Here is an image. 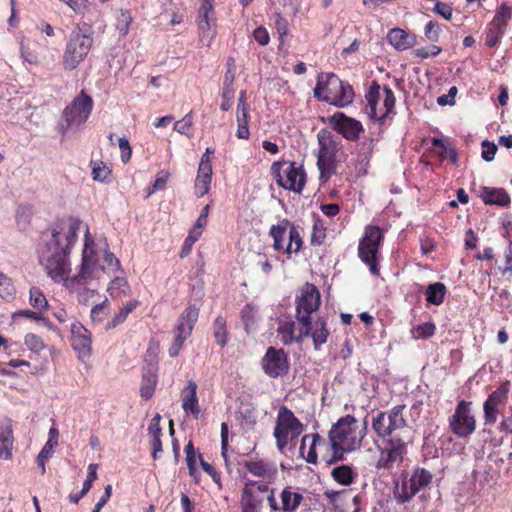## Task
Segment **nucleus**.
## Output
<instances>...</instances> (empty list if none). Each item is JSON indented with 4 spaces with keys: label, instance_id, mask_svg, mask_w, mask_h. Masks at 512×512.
Here are the masks:
<instances>
[{
    "label": "nucleus",
    "instance_id": "26",
    "mask_svg": "<svg viewBox=\"0 0 512 512\" xmlns=\"http://www.w3.org/2000/svg\"><path fill=\"white\" fill-rule=\"evenodd\" d=\"M182 409L186 413H191L195 419L201 416V409L197 397V384L194 380H189L187 385L181 391Z\"/></svg>",
    "mask_w": 512,
    "mask_h": 512
},
{
    "label": "nucleus",
    "instance_id": "16",
    "mask_svg": "<svg viewBox=\"0 0 512 512\" xmlns=\"http://www.w3.org/2000/svg\"><path fill=\"white\" fill-rule=\"evenodd\" d=\"M93 100L84 91H81L64 110V119L67 126L83 124L91 114Z\"/></svg>",
    "mask_w": 512,
    "mask_h": 512
},
{
    "label": "nucleus",
    "instance_id": "20",
    "mask_svg": "<svg viewBox=\"0 0 512 512\" xmlns=\"http://www.w3.org/2000/svg\"><path fill=\"white\" fill-rule=\"evenodd\" d=\"M215 24L214 9L212 4L206 0L203 2L199 9L197 25L200 30V41L205 46H209L215 37Z\"/></svg>",
    "mask_w": 512,
    "mask_h": 512
},
{
    "label": "nucleus",
    "instance_id": "41",
    "mask_svg": "<svg viewBox=\"0 0 512 512\" xmlns=\"http://www.w3.org/2000/svg\"><path fill=\"white\" fill-rule=\"evenodd\" d=\"M213 335L216 342L221 347H224L228 342V333L226 328V319L218 316L213 323Z\"/></svg>",
    "mask_w": 512,
    "mask_h": 512
},
{
    "label": "nucleus",
    "instance_id": "3",
    "mask_svg": "<svg viewBox=\"0 0 512 512\" xmlns=\"http://www.w3.org/2000/svg\"><path fill=\"white\" fill-rule=\"evenodd\" d=\"M366 432V422L360 423L351 415L341 417L329 431V441L333 454L330 458L325 459L326 462L332 464L341 460L345 453L360 448Z\"/></svg>",
    "mask_w": 512,
    "mask_h": 512
},
{
    "label": "nucleus",
    "instance_id": "50",
    "mask_svg": "<svg viewBox=\"0 0 512 512\" xmlns=\"http://www.w3.org/2000/svg\"><path fill=\"white\" fill-rule=\"evenodd\" d=\"M193 117L192 113L186 114L181 120L174 123V130L180 134L189 136L192 131Z\"/></svg>",
    "mask_w": 512,
    "mask_h": 512
},
{
    "label": "nucleus",
    "instance_id": "25",
    "mask_svg": "<svg viewBox=\"0 0 512 512\" xmlns=\"http://www.w3.org/2000/svg\"><path fill=\"white\" fill-rule=\"evenodd\" d=\"M13 423L9 418L0 420V459L10 460L13 456Z\"/></svg>",
    "mask_w": 512,
    "mask_h": 512
},
{
    "label": "nucleus",
    "instance_id": "14",
    "mask_svg": "<svg viewBox=\"0 0 512 512\" xmlns=\"http://www.w3.org/2000/svg\"><path fill=\"white\" fill-rule=\"evenodd\" d=\"M365 97L370 107L369 115L374 119L381 120L385 118L395 105V97L392 90L385 88L383 95H381L380 86L375 82Z\"/></svg>",
    "mask_w": 512,
    "mask_h": 512
},
{
    "label": "nucleus",
    "instance_id": "7",
    "mask_svg": "<svg viewBox=\"0 0 512 512\" xmlns=\"http://www.w3.org/2000/svg\"><path fill=\"white\" fill-rule=\"evenodd\" d=\"M271 174L276 183L295 193H301L306 183V173L301 165L291 161H277L271 165Z\"/></svg>",
    "mask_w": 512,
    "mask_h": 512
},
{
    "label": "nucleus",
    "instance_id": "33",
    "mask_svg": "<svg viewBox=\"0 0 512 512\" xmlns=\"http://www.w3.org/2000/svg\"><path fill=\"white\" fill-rule=\"evenodd\" d=\"M107 292L114 299H121L130 294L128 280L122 276H115L107 286Z\"/></svg>",
    "mask_w": 512,
    "mask_h": 512
},
{
    "label": "nucleus",
    "instance_id": "1",
    "mask_svg": "<svg viewBox=\"0 0 512 512\" xmlns=\"http://www.w3.org/2000/svg\"><path fill=\"white\" fill-rule=\"evenodd\" d=\"M85 226L81 220L69 218L54 225L48 238L38 248L40 264L50 279L65 288L71 280V262L69 259L72 246L77 240L78 232Z\"/></svg>",
    "mask_w": 512,
    "mask_h": 512
},
{
    "label": "nucleus",
    "instance_id": "23",
    "mask_svg": "<svg viewBox=\"0 0 512 512\" xmlns=\"http://www.w3.org/2000/svg\"><path fill=\"white\" fill-rule=\"evenodd\" d=\"M510 390V382L502 383L493 391L484 403V418L487 423H495L500 412L499 407L504 404Z\"/></svg>",
    "mask_w": 512,
    "mask_h": 512
},
{
    "label": "nucleus",
    "instance_id": "39",
    "mask_svg": "<svg viewBox=\"0 0 512 512\" xmlns=\"http://www.w3.org/2000/svg\"><path fill=\"white\" fill-rule=\"evenodd\" d=\"M309 335L312 336L315 349H318L320 345L326 343L329 335L326 323L320 320L316 321Z\"/></svg>",
    "mask_w": 512,
    "mask_h": 512
},
{
    "label": "nucleus",
    "instance_id": "56",
    "mask_svg": "<svg viewBox=\"0 0 512 512\" xmlns=\"http://www.w3.org/2000/svg\"><path fill=\"white\" fill-rule=\"evenodd\" d=\"M504 31L493 26H489L486 33V45L494 47L503 36Z\"/></svg>",
    "mask_w": 512,
    "mask_h": 512
},
{
    "label": "nucleus",
    "instance_id": "34",
    "mask_svg": "<svg viewBox=\"0 0 512 512\" xmlns=\"http://www.w3.org/2000/svg\"><path fill=\"white\" fill-rule=\"evenodd\" d=\"M157 385V373L154 370H148L142 376L140 394L144 399H150Z\"/></svg>",
    "mask_w": 512,
    "mask_h": 512
},
{
    "label": "nucleus",
    "instance_id": "11",
    "mask_svg": "<svg viewBox=\"0 0 512 512\" xmlns=\"http://www.w3.org/2000/svg\"><path fill=\"white\" fill-rule=\"evenodd\" d=\"M320 292L315 285L306 283L296 295V319L299 324L311 326L310 315L320 306Z\"/></svg>",
    "mask_w": 512,
    "mask_h": 512
},
{
    "label": "nucleus",
    "instance_id": "24",
    "mask_svg": "<svg viewBox=\"0 0 512 512\" xmlns=\"http://www.w3.org/2000/svg\"><path fill=\"white\" fill-rule=\"evenodd\" d=\"M71 336L72 347L78 353V357L82 361L88 359L92 351L90 332L80 322H74L71 324Z\"/></svg>",
    "mask_w": 512,
    "mask_h": 512
},
{
    "label": "nucleus",
    "instance_id": "61",
    "mask_svg": "<svg viewBox=\"0 0 512 512\" xmlns=\"http://www.w3.org/2000/svg\"><path fill=\"white\" fill-rule=\"evenodd\" d=\"M482 148V158L488 162L492 161L497 152V146L494 143H490L486 140L482 143Z\"/></svg>",
    "mask_w": 512,
    "mask_h": 512
},
{
    "label": "nucleus",
    "instance_id": "35",
    "mask_svg": "<svg viewBox=\"0 0 512 512\" xmlns=\"http://www.w3.org/2000/svg\"><path fill=\"white\" fill-rule=\"evenodd\" d=\"M139 306L138 300H131L124 304L122 307L119 308V310L114 314L111 321L107 323L108 329H113L123 323L128 315L137 307Z\"/></svg>",
    "mask_w": 512,
    "mask_h": 512
},
{
    "label": "nucleus",
    "instance_id": "6",
    "mask_svg": "<svg viewBox=\"0 0 512 512\" xmlns=\"http://www.w3.org/2000/svg\"><path fill=\"white\" fill-rule=\"evenodd\" d=\"M269 235L273 239V249L283 252L288 256L298 253L303 245V240L298 227L288 219H282L272 225Z\"/></svg>",
    "mask_w": 512,
    "mask_h": 512
},
{
    "label": "nucleus",
    "instance_id": "40",
    "mask_svg": "<svg viewBox=\"0 0 512 512\" xmlns=\"http://www.w3.org/2000/svg\"><path fill=\"white\" fill-rule=\"evenodd\" d=\"M331 475L341 485H350L354 479V472L348 465H341L333 468Z\"/></svg>",
    "mask_w": 512,
    "mask_h": 512
},
{
    "label": "nucleus",
    "instance_id": "59",
    "mask_svg": "<svg viewBox=\"0 0 512 512\" xmlns=\"http://www.w3.org/2000/svg\"><path fill=\"white\" fill-rule=\"evenodd\" d=\"M97 468L98 465L94 463L88 466V474L86 480L83 483L82 494L88 493V491L91 489L92 483L97 479Z\"/></svg>",
    "mask_w": 512,
    "mask_h": 512
},
{
    "label": "nucleus",
    "instance_id": "17",
    "mask_svg": "<svg viewBox=\"0 0 512 512\" xmlns=\"http://www.w3.org/2000/svg\"><path fill=\"white\" fill-rule=\"evenodd\" d=\"M451 431L458 437H467L476 428V421L471 414L470 403L462 400L458 403L454 414L450 417Z\"/></svg>",
    "mask_w": 512,
    "mask_h": 512
},
{
    "label": "nucleus",
    "instance_id": "38",
    "mask_svg": "<svg viewBox=\"0 0 512 512\" xmlns=\"http://www.w3.org/2000/svg\"><path fill=\"white\" fill-rule=\"evenodd\" d=\"M92 179L98 182H109L111 176V169L106 163L101 160L92 161Z\"/></svg>",
    "mask_w": 512,
    "mask_h": 512
},
{
    "label": "nucleus",
    "instance_id": "47",
    "mask_svg": "<svg viewBox=\"0 0 512 512\" xmlns=\"http://www.w3.org/2000/svg\"><path fill=\"white\" fill-rule=\"evenodd\" d=\"M511 17L512 13L510 8L507 5L503 4L501 5L500 9L494 16L490 25L504 31Z\"/></svg>",
    "mask_w": 512,
    "mask_h": 512
},
{
    "label": "nucleus",
    "instance_id": "28",
    "mask_svg": "<svg viewBox=\"0 0 512 512\" xmlns=\"http://www.w3.org/2000/svg\"><path fill=\"white\" fill-rule=\"evenodd\" d=\"M199 316V309L195 305L188 306L180 315L175 334L187 339L194 328Z\"/></svg>",
    "mask_w": 512,
    "mask_h": 512
},
{
    "label": "nucleus",
    "instance_id": "48",
    "mask_svg": "<svg viewBox=\"0 0 512 512\" xmlns=\"http://www.w3.org/2000/svg\"><path fill=\"white\" fill-rule=\"evenodd\" d=\"M435 330L436 327L432 322L419 324L418 326L412 328V338L416 340L430 338L434 335Z\"/></svg>",
    "mask_w": 512,
    "mask_h": 512
},
{
    "label": "nucleus",
    "instance_id": "58",
    "mask_svg": "<svg viewBox=\"0 0 512 512\" xmlns=\"http://www.w3.org/2000/svg\"><path fill=\"white\" fill-rule=\"evenodd\" d=\"M169 173L167 171H161L156 175V179L152 185V188L148 191V195L153 194L157 190H163L168 182Z\"/></svg>",
    "mask_w": 512,
    "mask_h": 512
},
{
    "label": "nucleus",
    "instance_id": "22",
    "mask_svg": "<svg viewBox=\"0 0 512 512\" xmlns=\"http://www.w3.org/2000/svg\"><path fill=\"white\" fill-rule=\"evenodd\" d=\"M299 325L300 327L296 328L295 322L290 318L279 320L277 336L283 344L289 345L294 342H300L304 337L309 336L311 326L305 324Z\"/></svg>",
    "mask_w": 512,
    "mask_h": 512
},
{
    "label": "nucleus",
    "instance_id": "55",
    "mask_svg": "<svg viewBox=\"0 0 512 512\" xmlns=\"http://www.w3.org/2000/svg\"><path fill=\"white\" fill-rule=\"evenodd\" d=\"M440 25L435 21H429L425 26V36L431 42H437L440 38Z\"/></svg>",
    "mask_w": 512,
    "mask_h": 512
},
{
    "label": "nucleus",
    "instance_id": "12",
    "mask_svg": "<svg viewBox=\"0 0 512 512\" xmlns=\"http://www.w3.org/2000/svg\"><path fill=\"white\" fill-rule=\"evenodd\" d=\"M319 152L317 165L319 167L321 178H329L335 167V157L339 150L340 143L326 130L318 133Z\"/></svg>",
    "mask_w": 512,
    "mask_h": 512
},
{
    "label": "nucleus",
    "instance_id": "42",
    "mask_svg": "<svg viewBox=\"0 0 512 512\" xmlns=\"http://www.w3.org/2000/svg\"><path fill=\"white\" fill-rule=\"evenodd\" d=\"M372 429L379 437H385L393 432V429L388 423L385 412H380L373 418Z\"/></svg>",
    "mask_w": 512,
    "mask_h": 512
},
{
    "label": "nucleus",
    "instance_id": "43",
    "mask_svg": "<svg viewBox=\"0 0 512 512\" xmlns=\"http://www.w3.org/2000/svg\"><path fill=\"white\" fill-rule=\"evenodd\" d=\"M100 277L102 274H112L121 270L120 260L110 251H106L104 254V264L100 265Z\"/></svg>",
    "mask_w": 512,
    "mask_h": 512
},
{
    "label": "nucleus",
    "instance_id": "30",
    "mask_svg": "<svg viewBox=\"0 0 512 512\" xmlns=\"http://www.w3.org/2000/svg\"><path fill=\"white\" fill-rule=\"evenodd\" d=\"M212 173V166H208L206 161L203 164H199L194 185L195 195L198 198L203 197L209 192L212 180Z\"/></svg>",
    "mask_w": 512,
    "mask_h": 512
},
{
    "label": "nucleus",
    "instance_id": "2",
    "mask_svg": "<svg viewBox=\"0 0 512 512\" xmlns=\"http://www.w3.org/2000/svg\"><path fill=\"white\" fill-rule=\"evenodd\" d=\"M95 246V239L89 227L85 226L81 263L66 287L69 292L76 295L77 301L85 306L92 305L100 296V268Z\"/></svg>",
    "mask_w": 512,
    "mask_h": 512
},
{
    "label": "nucleus",
    "instance_id": "45",
    "mask_svg": "<svg viewBox=\"0 0 512 512\" xmlns=\"http://www.w3.org/2000/svg\"><path fill=\"white\" fill-rule=\"evenodd\" d=\"M110 302L108 298H104L100 303L95 304L90 311V318L94 323H101L109 314Z\"/></svg>",
    "mask_w": 512,
    "mask_h": 512
},
{
    "label": "nucleus",
    "instance_id": "64",
    "mask_svg": "<svg viewBox=\"0 0 512 512\" xmlns=\"http://www.w3.org/2000/svg\"><path fill=\"white\" fill-rule=\"evenodd\" d=\"M234 93V90L223 89L221 95L222 103L220 106L222 111H228L232 107L234 103Z\"/></svg>",
    "mask_w": 512,
    "mask_h": 512
},
{
    "label": "nucleus",
    "instance_id": "5",
    "mask_svg": "<svg viewBox=\"0 0 512 512\" xmlns=\"http://www.w3.org/2000/svg\"><path fill=\"white\" fill-rule=\"evenodd\" d=\"M93 46V38L80 27L75 28L66 43L62 56V65L65 70H75L88 56Z\"/></svg>",
    "mask_w": 512,
    "mask_h": 512
},
{
    "label": "nucleus",
    "instance_id": "15",
    "mask_svg": "<svg viewBox=\"0 0 512 512\" xmlns=\"http://www.w3.org/2000/svg\"><path fill=\"white\" fill-rule=\"evenodd\" d=\"M268 492V485L259 481L247 479L243 485L240 496L242 512H262L264 498L261 494Z\"/></svg>",
    "mask_w": 512,
    "mask_h": 512
},
{
    "label": "nucleus",
    "instance_id": "52",
    "mask_svg": "<svg viewBox=\"0 0 512 512\" xmlns=\"http://www.w3.org/2000/svg\"><path fill=\"white\" fill-rule=\"evenodd\" d=\"M57 445L46 442L40 453L37 456V462L42 469V473L45 472V462L53 455L54 449Z\"/></svg>",
    "mask_w": 512,
    "mask_h": 512
},
{
    "label": "nucleus",
    "instance_id": "44",
    "mask_svg": "<svg viewBox=\"0 0 512 512\" xmlns=\"http://www.w3.org/2000/svg\"><path fill=\"white\" fill-rule=\"evenodd\" d=\"M28 318V319H32L34 321H43L44 324L50 329V330H53V331H56V327L54 325H52L49 321H47L44 317H43V314L38 311V310H28V309H23V310H18L14 313H12V316L11 318L13 320H16L18 318Z\"/></svg>",
    "mask_w": 512,
    "mask_h": 512
},
{
    "label": "nucleus",
    "instance_id": "4",
    "mask_svg": "<svg viewBox=\"0 0 512 512\" xmlns=\"http://www.w3.org/2000/svg\"><path fill=\"white\" fill-rule=\"evenodd\" d=\"M314 96L331 105L343 108L352 103L354 91L351 85L342 81L335 74H328L318 77Z\"/></svg>",
    "mask_w": 512,
    "mask_h": 512
},
{
    "label": "nucleus",
    "instance_id": "63",
    "mask_svg": "<svg viewBox=\"0 0 512 512\" xmlns=\"http://www.w3.org/2000/svg\"><path fill=\"white\" fill-rule=\"evenodd\" d=\"M119 148L121 152V160L124 163L128 162L132 155V149L126 137H121L119 139Z\"/></svg>",
    "mask_w": 512,
    "mask_h": 512
},
{
    "label": "nucleus",
    "instance_id": "18",
    "mask_svg": "<svg viewBox=\"0 0 512 512\" xmlns=\"http://www.w3.org/2000/svg\"><path fill=\"white\" fill-rule=\"evenodd\" d=\"M264 372L272 377L277 378L287 374L289 370V361L287 354L283 349L269 347L261 361Z\"/></svg>",
    "mask_w": 512,
    "mask_h": 512
},
{
    "label": "nucleus",
    "instance_id": "62",
    "mask_svg": "<svg viewBox=\"0 0 512 512\" xmlns=\"http://www.w3.org/2000/svg\"><path fill=\"white\" fill-rule=\"evenodd\" d=\"M131 22L132 17L130 13L128 11H121L118 18V28L123 35L127 34Z\"/></svg>",
    "mask_w": 512,
    "mask_h": 512
},
{
    "label": "nucleus",
    "instance_id": "46",
    "mask_svg": "<svg viewBox=\"0 0 512 512\" xmlns=\"http://www.w3.org/2000/svg\"><path fill=\"white\" fill-rule=\"evenodd\" d=\"M30 305L40 311L42 314L48 308V300L46 299L43 292L36 287L30 289Z\"/></svg>",
    "mask_w": 512,
    "mask_h": 512
},
{
    "label": "nucleus",
    "instance_id": "9",
    "mask_svg": "<svg viewBox=\"0 0 512 512\" xmlns=\"http://www.w3.org/2000/svg\"><path fill=\"white\" fill-rule=\"evenodd\" d=\"M303 428V424L290 409L285 406L280 407L273 432L278 450L283 452L289 443L300 436Z\"/></svg>",
    "mask_w": 512,
    "mask_h": 512
},
{
    "label": "nucleus",
    "instance_id": "32",
    "mask_svg": "<svg viewBox=\"0 0 512 512\" xmlns=\"http://www.w3.org/2000/svg\"><path fill=\"white\" fill-rule=\"evenodd\" d=\"M481 197L486 204L507 206L510 204L508 193L502 188L483 187Z\"/></svg>",
    "mask_w": 512,
    "mask_h": 512
},
{
    "label": "nucleus",
    "instance_id": "51",
    "mask_svg": "<svg viewBox=\"0 0 512 512\" xmlns=\"http://www.w3.org/2000/svg\"><path fill=\"white\" fill-rule=\"evenodd\" d=\"M24 344L33 352H40L45 348L42 338L34 333L25 335Z\"/></svg>",
    "mask_w": 512,
    "mask_h": 512
},
{
    "label": "nucleus",
    "instance_id": "13",
    "mask_svg": "<svg viewBox=\"0 0 512 512\" xmlns=\"http://www.w3.org/2000/svg\"><path fill=\"white\" fill-rule=\"evenodd\" d=\"M380 455L375 463V467L378 470H391L395 466L402 463L404 455L407 452V446L405 442L396 437H392L382 443L379 446Z\"/></svg>",
    "mask_w": 512,
    "mask_h": 512
},
{
    "label": "nucleus",
    "instance_id": "19",
    "mask_svg": "<svg viewBox=\"0 0 512 512\" xmlns=\"http://www.w3.org/2000/svg\"><path fill=\"white\" fill-rule=\"evenodd\" d=\"M244 467L250 475L260 479V484L271 485L277 479V466L268 459L251 458L245 461Z\"/></svg>",
    "mask_w": 512,
    "mask_h": 512
},
{
    "label": "nucleus",
    "instance_id": "8",
    "mask_svg": "<svg viewBox=\"0 0 512 512\" xmlns=\"http://www.w3.org/2000/svg\"><path fill=\"white\" fill-rule=\"evenodd\" d=\"M383 239L384 232L380 227L367 225L358 244L359 258L368 265L373 275H379L378 254Z\"/></svg>",
    "mask_w": 512,
    "mask_h": 512
},
{
    "label": "nucleus",
    "instance_id": "21",
    "mask_svg": "<svg viewBox=\"0 0 512 512\" xmlns=\"http://www.w3.org/2000/svg\"><path fill=\"white\" fill-rule=\"evenodd\" d=\"M329 123L333 128L341 134L345 139L355 141L363 132L362 124L344 113L338 112L329 117Z\"/></svg>",
    "mask_w": 512,
    "mask_h": 512
},
{
    "label": "nucleus",
    "instance_id": "27",
    "mask_svg": "<svg viewBox=\"0 0 512 512\" xmlns=\"http://www.w3.org/2000/svg\"><path fill=\"white\" fill-rule=\"evenodd\" d=\"M322 446H326V442L319 434H307L303 436L301 440L299 452L300 455L304 457L308 463L316 464L318 458L317 449Z\"/></svg>",
    "mask_w": 512,
    "mask_h": 512
},
{
    "label": "nucleus",
    "instance_id": "49",
    "mask_svg": "<svg viewBox=\"0 0 512 512\" xmlns=\"http://www.w3.org/2000/svg\"><path fill=\"white\" fill-rule=\"evenodd\" d=\"M248 119H249L248 113H244V112L236 113V120H237V124H238L236 136L239 139L246 140L249 138L250 132H249V127H248Z\"/></svg>",
    "mask_w": 512,
    "mask_h": 512
},
{
    "label": "nucleus",
    "instance_id": "60",
    "mask_svg": "<svg viewBox=\"0 0 512 512\" xmlns=\"http://www.w3.org/2000/svg\"><path fill=\"white\" fill-rule=\"evenodd\" d=\"M434 12L442 16L446 20H450L452 17V8L449 4L434 0Z\"/></svg>",
    "mask_w": 512,
    "mask_h": 512
},
{
    "label": "nucleus",
    "instance_id": "10",
    "mask_svg": "<svg viewBox=\"0 0 512 512\" xmlns=\"http://www.w3.org/2000/svg\"><path fill=\"white\" fill-rule=\"evenodd\" d=\"M432 479L431 472L424 468H416L410 476L404 477L401 483L395 484L394 499L398 504L410 502L419 491L430 485Z\"/></svg>",
    "mask_w": 512,
    "mask_h": 512
},
{
    "label": "nucleus",
    "instance_id": "29",
    "mask_svg": "<svg viewBox=\"0 0 512 512\" xmlns=\"http://www.w3.org/2000/svg\"><path fill=\"white\" fill-rule=\"evenodd\" d=\"M280 511L282 512H296L299 508L301 502L303 501L304 497L301 493L296 491L295 488H293L290 485L285 486L280 494Z\"/></svg>",
    "mask_w": 512,
    "mask_h": 512
},
{
    "label": "nucleus",
    "instance_id": "57",
    "mask_svg": "<svg viewBox=\"0 0 512 512\" xmlns=\"http://www.w3.org/2000/svg\"><path fill=\"white\" fill-rule=\"evenodd\" d=\"M441 52V48L436 45H430L428 47L417 48L413 51V55L419 58H428L437 56Z\"/></svg>",
    "mask_w": 512,
    "mask_h": 512
},
{
    "label": "nucleus",
    "instance_id": "37",
    "mask_svg": "<svg viewBox=\"0 0 512 512\" xmlns=\"http://www.w3.org/2000/svg\"><path fill=\"white\" fill-rule=\"evenodd\" d=\"M404 409L405 405H398L393 407L390 411L385 412L386 417L388 419V423L393 429V431L406 426V420L403 417Z\"/></svg>",
    "mask_w": 512,
    "mask_h": 512
},
{
    "label": "nucleus",
    "instance_id": "36",
    "mask_svg": "<svg viewBox=\"0 0 512 512\" xmlns=\"http://www.w3.org/2000/svg\"><path fill=\"white\" fill-rule=\"evenodd\" d=\"M446 287L443 283L430 284L426 289V300L429 304L440 305L444 301Z\"/></svg>",
    "mask_w": 512,
    "mask_h": 512
},
{
    "label": "nucleus",
    "instance_id": "53",
    "mask_svg": "<svg viewBox=\"0 0 512 512\" xmlns=\"http://www.w3.org/2000/svg\"><path fill=\"white\" fill-rule=\"evenodd\" d=\"M241 318L244 323L245 329L249 332L255 324V310L251 305H246L241 311Z\"/></svg>",
    "mask_w": 512,
    "mask_h": 512
},
{
    "label": "nucleus",
    "instance_id": "31",
    "mask_svg": "<svg viewBox=\"0 0 512 512\" xmlns=\"http://www.w3.org/2000/svg\"><path fill=\"white\" fill-rule=\"evenodd\" d=\"M388 42L397 50L403 51L414 46L415 37L400 28L391 29L387 35Z\"/></svg>",
    "mask_w": 512,
    "mask_h": 512
},
{
    "label": "nucleus",
    "instance_id": "54",
    "mask_svg": "<svg viewBox=\"0 0 512 512\" xmlns=\"http://www.w3.org/2000/svg\"><path fill=\"white\" fill-rule=\"evenodd\" d=\"M14 286L9 278L0 273V296L9 299L14 294Z\"/></svg>",
    "mask_w": 512,
    "mask_h": 512
}]
</instances>
